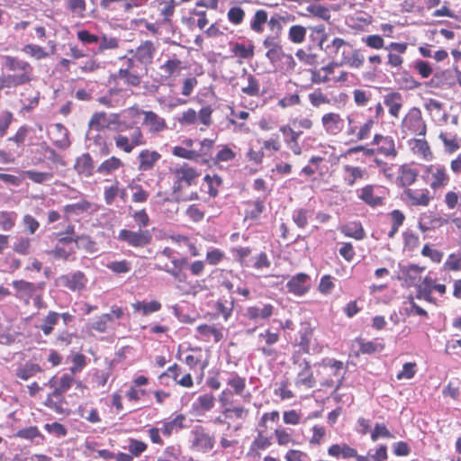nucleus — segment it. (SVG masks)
Wrapping results in <instances>:
<instances>
[{
    "label": "nucleus",
    "instance_id": "55",
    "mask_svg": "<svg viewBox=\"0 0 461 461\" xmlns=\"http://www.w3.org/2000/svg\"><path fill=\"white\" fill-rule=\"evenodd\" d=\"M307 11L313 16L321 18L325 21H328L330 18V9L323 5H317V4L310 5L307 7Z\"/></svg>",
    "mask_w": 461,
    "mask_h": 461
},
{
    "label": "nucleus",
    "instance_id": "46",
    "mask_svg": "<svg viewBox=\"0 0 461 461\" xmlns=\"http://www.w3.org/2000/svg\"><path fill=\"white\" fill-rule=\"evenodd\" d=\"M48 253L56 259L68 260L74 253V249L72 247H65L57 244L55 248Z\"/></svg>",
    "mask_w": 461,
    "mask_h": 461
},
{
    "label": "nucleus",
    "instance_id": "9",
    "mask_svg": "<svg viewBox=\"0 0 461 461\" xmlns=\"http://www.w3.org/2000/svg\"><path fill=\"white\" fill-rule=\"evenodd\" d=\"M286 287L289 293L302 296L305 294L310 288V276L304 273L293 276L288 280Z\"/></svg>",
    "mask_w": 461,
    "mask_h": 461
},
{
    "label": "nucleus",
    "instance_id": "38",
    "mask_svg": "<svg viewBox=\"0 0 461 461\" xmlns=\"http://www.w3.org/2000/svg\"><path fill=\"white\" fill-rule=\"evenodd\" d=\"M306 28L302 25H293L288 32V39L295 44H301L305 41Z\"/></svg>",
    "mask_w": 461,
    "mask_h": 461
},
{
    "label": "nucleus",
    "instance_id": "13",
    "mask_svg": "<svg viewBox=\"0 0 461 461\" xmlns=\"http://www.w3.org/2000/svg\"><path fill=\"white\" fill-rule=\"evenodd\" d=\"M59 282L71 291L82 290L86 284V278L83 272L77 271L72 274L60 276Z\"/></svg>",
    "mask_w": 461,
    "mask_h": 461
},
{
    "label": "nucleus",
    "instance_id": "64",
    "mask_svg": "<svg viewBox=\"0 0 461 461\" xmlns=\"http://www.w3.org/2000/svg\"><path fill=\"white\" fill-rule=\"evenodd\" d=\"M24 175L32 181L37 184H41L51 179L52 176L47 172H38L33 170H27Z\"/></svg>",
    "mask_w": 461,
    "mask_h": 461
},
{
    "label": "nucleus",
    "instance_id": "5",
    "mask_svg": "<svg viewBox=\"0 0 461 461\" xmlns=\"http://www.w3.org/2000/svg\"><path fill=\"white\" fill-rule=\"evenodd\" d=\"M425 173L427 174L429 186L433 190L445 187L449 183V176L444 165L439 163L431 164L426 167Z\"/></svg>",
    "mask_w": 461,
    "mask_h": 461
},
{
    "label": "nucleus",
    "instance_id": "54",
    "mask_svg": "<svg viewBox=\"0 0 461 461\" xmlns=\"http://www.w3.org/2000/svg\"><path fill=\"white\" fill-rule=\"evenodd\" d=\"M245 12L240 6H233L227 13L229 22L234 25H240L243 22Z\"/></svg>",
    "mask_w": 461,
    "mask_h": 461
},
{
    "label": "nucleus",
    "instance_id": "3",
    "mask_svg": "<svg viewBox=\"0 0 461 461\" xmlns=\"http://www.w3.org/2000/svg\"><path fill=\"white\" fill-rule=\"evenodd\" d=\"M152 235L149 230H139L137 231L122 229L117 236V240L127 243L131 247L143 248L151 241Z\"/></svg>",
    "mask_w": 461,
    "mask_h": 461
},
{
    "label": "nucleus",
    "instance_id": "49",
    "mask_svg": "<svg viewBox=\"0 0 461 461\" xmlns=\"http://www.w3.org/2000/svg\"><path fill=\"white\" fill-rule=\"evenodd\" d=\"M118 77L125 79V83L131 86H138L141 82V75L138 71L119 70Z\"/></svg>",
    "mask_w": 461,
    "mask_h": 461
},
{
    "label": "nucleus",
    "instance_id": "56",
    "mask_svg": "<svg viewBox=\"0 0 461 461\" xmlns=\"http://www.w3.org/2000/svg\"><path fill=\"white\" fill-rule=\"evenodd\" d=\"M204 181L207 183L209 190L208 194L212 197H215L218 194V189L217 187L220 186L222 184L221 177H220L218 175H213L211 176L210 175H206L204 176Z\"/></svg>",
    "mask_w": 461,
    "mask_h": 461
},
{
    "label": "nucleus",
    "instance_id": "42",
    "mask_svg": "<svg viewBox=\"0 0 461 461\" xmlns=\"http://www.w3.org/2000/svg\"><path fill=\"white\" fill-rule=\"evenodd\" d=\"M234 300L228 302L218 301L215 304V311L219 315H221L223 320L227 321L233 312Z\"/></svg>",
    "mask_w": 461,
    "mask_h": 461
},
{
    "label": "nucleus",
    "instance_id": "58",
    "mask_svg": "<svg viewBox=\"0 0 461 461\" xmlns=\"http://www.w3.org/2000/svg\"><path fill=\"white\" fill-rule=\"evenodd\" d=\"M119 194V181L114 180L113 184L110 186L104 187V202L107 205H111L115 197L118 196Z\"/></svg>",
    "mask_w": 461,
    "mask_h": 461
},
{
    "label": "nucleus",
    "instance_id": "60",
    "mask_svg": "<svg viewBox=\"0 0 461 461\" xmlns=\"http://www.w3.org/2000/svg\"><path fill=\"white\" fill-rule=\"evenodd\" d=\"M365 57L361 53L360 50L353 49L350 51L348 61L345 65H348L350 68H358L363 66Z\"/></svg>",
    "mask_w": 461,
    "mask_h": 461
},
{
    "label": "nucleus",
    "instance_id": "36",
    "mask_svg": "<svg viewBox=\"0 0 461 461\" xmlns=\"http://www.w3.org/2000/svg\"><path fill=\"white\" fill-rule=\"evenodd\" d=\"M417 177V173L414 169L408 166H402L400 168V176L398 177L401 185L408 186L412 185Z\"/></svg>",
    "mask_w": 461,
    "mask_h": 461
},
{
    "label": "nucleus",
    "instance_id": "4",
    "mask_svg": "<svg viewBox=\"0 0 461 461\" xmlns=\"http://www.w3.org/2000/svg\"><path fill=\"white\" fill-rule=\"evenodd\" d=\"M293 363L299 369L294 382L295 385L312 388L315 385V379L309 362L295 353L293 356Z\"/></svg>",
    "mask_w": 461,
    "mask_h": 461
},
{
    "label": "nucleus",
    "instance_id": "20",
    "mask_svg": "<svg viewBox=\"0 0 461 461\" xmlns=\"http://www.w3.org/2000/svg\"><path fill=\"white\" fill-rule=\"evenodd\" d=\"M75 169L79 175L86 177L93 176L95 172V167L93 158L89 153H84L77 158Z\"/></svg>",
    "mask_w": 461,
    "mask_h": 461
},
{
    "label": "nucleus",
    "instance_id": "15",
    "mask_svg": "<svg viewBox=\"0 0 461 461\" xmlns=\"http://www.w3.org/2000/svg\"><path fill=\"white\" fill-rule=\"evenodd\" d=\"M86 143L88 148L92 146L99 147L103 155H107L109 149L106 147L105 138L102 131L88 128L86 134Z\"/></svg>",
    "mask_w": 461,
    "mask_h": 461
},
{
    "label": "nucleus",
    "instance_id": "16",
    "mask_svg": "<svg viewBox=\"0 0 461 461\" xmlns=\"http://www.w3.org/2000/svg\"><path fill=\"white\" fill-rule=\"evenodd\" d=\"M373 144L379 146L378 151L386 157H395L397 155L394 140L390 136L375 134Z\"/></svg>",
    "mask_w": 461,
    "mask_h": 461
},
{
    "label": "nucleus",
    "instance_id": "63",
    "mask_svg": "<svg viewBox=\"0 0 461 461\" xmlns=\"http://www.w3.org/2000/svg\"><path fill=\"white\" fill-rule=\"evenodd\" d=\"M265 205L261 201H256L252 203L251 208L246 210V219L258 220L264 212Z\"/></svg>",
    "mask_w": 461,
    "mask_h": 461
},
{
    "label": "nucleus",
    "instance_id": "44",
    "mask_svg": "<svg viewBox=\"0 0 461 461\" xmlns=\"http://www.w3.org/2000/svg\"><path fill=\"white\" fill-rule=\"evenodd\" d=\"M75 243L77 249H85L89 253L97 251L96 243L89 236H77Z\"/></svg>",
    "mask_w": 461,
    "mask_h": 461
},
{
    "label": "nucleus",
    "instance_id": "11",
    "mask_svg": "<svg viewBox=\"0 0 461 461\" xmlns=\"http://www.w3.org/2000/svg\"><path fill=\"white\" fill-rule=\"evenodd\" d=\"M13 286L16 290L15 296L23 301L26 305L29 304L30 300L36 294L37 285L33 283L16 280L13 282Z\"/></svg>",
    "mask_w": 461,
    "mask_h": 461
},
{
    "label": "nucleus",
    "instance_id": "26",
    "mask_svg": "<svg viewBox=\"0 0 461 461\" xmlns=\"http://www.w3.org/2000/svg\"><path fill=\"white\" fill-rule=\"evenodd\" d=\"M268 22V15L266 10H257L249 21V28L256 33H262L264 26Z\"/></svg>",
    "mask_w": 461,
    "mask_h": 461
},
{
    "label": "nucleus",
    "instance_id": "52",
    "mask_svg": "<svg viewBox=\"0 0 461 461\" xmlns=\"http://www.w3.org/2000/svg\"><path fill=\"white\" fill-rule=\"evenodd\" d=\"M232 52L235 56L241 59H250L254 55V46H246L242 43H236L232 47Z\"/></svg>",
    "mask_w": 461,
    "mask_h": 461
},
{
    "label": "nucleus",
    "instance_id": "2",
    "mask_svg": "<svg viewBox=\"0 0 461 461\" xmlns=\"http://www.w3.org/2000/svg\"><path fill=\"white\" fill-rule=\"evenodd\" d=\"M189 440L193 449L207 453L214 446V438L203 427L194 426L190 431Z\"/></svg>",
    "mask_w": 461,
    "mask_h": 461
},
{
    "label": "nucleus",
    "instance_id": "27",
    "mask_svg": "<svg viewBox=\"0 0 461 461\" xmlns=\"http://www.w3.org/2000/svg\"><path fill=\"white\" fill-rule=\"evenodd\" d=\"M112 122H113V120H111L104 112H96L91 116L88 122V128L103 131Z\"/></svg>",
    "mask_w": 461,
    "mask_h": 461
},
{
    "label": "nucleus",
    "instance_id": "39",
    "mask_svg": "<svg viewBox=\"0 0 461 461\" xmlns=\"http://www.w3.org/2000/svg\"><path fill=\"white\" fill-rule=\"evenodd\" d=\"M247 86L241 87V92L249 96L260 95V84L255 76L249 74L247 77Z\"/></svg>",
    "mask_w": 461,
    "mask_h": 461
},
{
    "label": "nucleus",
    "instance_id": "23",
    "mask_svg": "<svg viewBox=\"0 0 461 461\" xmlns=\"http://www.w3.org/2000/svg\"><path fill=\"white\" fill-rule=\"evenodd\" d=\"M60 320L59 313L54 311H50L47 315L42 319L41 322L36 325V328L42 331L44 336H50L55 326Z\"/></svg>",
    "mask_w": 461,
    "mask_h": 461
},
{
    "label": "nucleus",
    "instance_id": "43",
    "mask_svg": "<svg viewBox=\"0 0 461 461\" xmlns=\"http://www.w3.org/2000/svg\"><path fill=\"white\" fill-rule=\"evenodd\" d=\"M105 267L113 273L120 275L126 274L131 270V263L128 260L111 261Z\"/></svg>",
    "mask_w": 461,
    "mask_h": 461
},
{
    "label": "nucleus",
    "instance_id": "17",
    "mask_svg": "<svg viewBox=\"0 0 461 461\" xmlns=\"http://www.w3.org/2000/svg\"><path fill=\"white\" fill-rule=\"evenodd\" d=\"M280 131L285 136V142L288 149H290L294 155H300L302 153V147L299 144L298 140L302 131H295L289 126L280 127Z\"/></svg>",
    "mask_w": 461,
    "mask_h": 461
},
{
    "label": "nucleus",
    "instance_id": "61",
    "mask_svg": "<svg viewBox=\"0 0 461 461\" xmlns=\"http://www.w3.org/2000/svg\"><path fill=\"white\" fill-rule=\"evenodd\" d=\"M91 207V203L86 201L83 200L79 203H73V204H67L64 207V212L66 213H75L78 214L80 212H83L85 211H87Z\"/></svg>",
    "mask_w": 461,
    "mask_h": 461
},
{
    "label": "nucleus",
    "instance_id": "8",
    "mask_svg": "<svg viewBox=\"0 0 461 461\" xmlns=\"http://www.w3.org/2000/svg\"><path fill=\"white\" fill-rule=\"evenodd\" d=\"M326 51L335 58H339V65H345L348 61L350 51L353 50L350 43L340 38H334L330 44L326 46Z\"/></svg>",
    "mask_w": 461,
    "mask_h": 461
},
{
    "label": "nucleus",
    "instance_id": "10",
    "mask_svg": "<svg viewBox=\"0 0 461 461\" xmlns=\"http://www.w3.org/2000/svg\"><path fill=\"white\" fill-rule=\"evenodd\" d=\"M156 52V47L150 41L142 42L135 50H130V53H133V57L141 65L147 66L153 60L154 54Z\"/></svg>",
    "mask_w": 461,
    "mask_h": 461
},
{
    "label": "nucleus",
    "instance_id": "34",
    "mask_svg": "<svg viewBox=\"0 0 461 461\" xmlns=\"http://www.w3.org/2000/svg\"><path fill=\"white\" fill-rule=\"evenodd\" d=\"M359 197L371 206L382 203V197L375 194V187L373 185H366L362 188Z\"/></svg>",
    "mask_w": 461,
    "mask_h": 461
},
{
    "label": "nucleus",
    "instance_id": "29",
    "mask_svg": "<svg viewBox=\"0 0 461 461\" xmlns=\"http://www.w3.org/2000/svg\"><path fill=\"white\" fill-rule=\"evenodd\" d=\"M175 175L178 181L185 182L188 185H191L194 180L199 176L198 172L187 164H184L179 168L175 170Z\"/></svg>",
    "mask_w": 461,
    "mask_h": 461
},
{
    "label": "nucleus",
    "instance_id": "57",
    "mask_svg": "<svg viewBox=\"0 0 461 461\" xmlns=\"http://www.w3.org/2000/svg\"><path fill=\"white\" fill-rule=\"evenodd\" d=\"M67 8L77 16H83L86 9V3L85 0H66Z\"/></svg>",
    "mask_w": 461,
    "mask_h": 461
},
{
    "label": "nucleus",
    "instance_id": "21",
    "mask_svg": "<svg viewBox=\"0 0 461 461\" xmlns=\"http://www.w3.org/2000/svg\"><path fill=\"white\" fill-rule=\"evenodd\" d=\"M404 194L411 202V205L427 206L430 201L429 192L428 189L413 190L408 188L404 191Z\"/></svg>",
    "mask_w": 461,
    "mask_h": 461
},
{
    "label": "nucleus",
    "instance_id": "40",
    "mask_svg": "<svg viewBox=\"0 0 461 461\" xmlns=\"http://www.w3.org/2000/svg\"><path fill=\"white\" fill-rule=\"evenodd\" d=\"M45 405L54 411L58 414L68 413L67 410L63 407V397L62 395L57 398L50 393L45 401Z\"/></svg>",
    "mask_w": 461,
    "mask_h": 461
},
{
    "label": "nucleus",
    "instance_id": "25",
    "mask_svg": "<svg viewBox=\"0 0 461 461\" xmlns=\"http://www.w3.org/2000/svg\"><path fill=\"white\" fill-rule=\"evenodd\" d=\"M384 104L392 116L398 117L402 106V95L398 92H392L384 96Z\"/></svg>",
    "mask_w": 461,
    "mask_h": 461
},
{
    "label": "nucleus",
    "instance_id": "32",
    "mask_svg": "<svg viewBox=\"0 0 461 461\" xmlns=\"http://www.w3.org/2000/svg\"><path fill=\"white\" fill-rule=\"evenodd\" d=\"M288 18L276 14L268 19L267 26L270 33L268 35L281 38L284 25L287 23Z\"/></svg>",
    "mask_w": 461,
    "mask_h": 461
},
{
    "label": "nucleus",
    "instance_id": "24",
    "mask_svg": "<svg viewBox=\"0 0 461 461\" xmlns=\"http://www.w3.org/2000/svg\"><path fill=\"white\" fill-rule=\"evenodd\" d=\"M123 162L121 158L112 156L104 160L95 169V172L102 176H110L119 168L123 167Z\"/></svg>",
    "mask_w": 461,
    "mask_h": 461
},
{
    "label": "nucleus",
    "instance_id": "41",
    "mask_svg": "<svg viewBox=\"0 0 461 461\" xmlns=\"http://www.w3.org/2000/svg\"><path fill=\"white\" fill-rule=\"evenodd\" d=\"M227 384L231 387L233 393L241 395L246 387V379L237 374H232L227 380Z\"/></svg>",
    "mask_w": 461,
    "mask_h": 461
},
{
    "label": "nucleus",
    "instance_id": "19",
    "mask_svg": "<svg viewBox=\"0 0 461 461\" xmlns=\"http://www.w3.org/2000/svg\"><path fill=\"white\" fill-rule=\"evenodd\" d=\"M73 382V375L65 374L60 377L59 381L55 376H53L48 384L50 387L53 388L52 395L59 398L72 386Z\"/></svg>",
    "mask_w": 461,
    "mask_h": 461
},
{
    "label": "nucleus",
    "instance_id": "6",
    "mask_svg": "<svg viewBox=\"0 0 461 461\" xmlns=\"http://www.w3.org/2000/svg\"><path fill=\"white\" fill-rule=\"evenodd\" d=\"M402 129L404 132L417 136L426 134V124L419 109L413 108L408 113L402 121Z\"/></svg>",
    "mask_w": 461,
    "mask_h": 461
},
{
    "label": "nucleus",
    "instance_id": "7",
    "mask_svg": "<svg viewBox=\"0 0 461 461\" xmlns=\"http://www.w3.org/2000/svg\"><path fill=\"white\" fill-rule=\"evenodd\" d=\"M3 66L9 71L20 72L15 76L25 77V83H29L32 80L33 68L29 62L17 57L7 55L4 57Z\"/></svg>",
    "mask_w": 461,
    "mask_h": 461
},
{
    "label": "nucleus",
    "instance_id": "18",
    "mask_svg": "<svg viewBox=\"0 0 461 461\" xmlns=\"http://www.w3.org/2000/svg\"><path fill=\"white\" fill-rule=\"evenodd\" d=\"M321 122L326 132L337 134L343 129V120L339 113H329L322 116Z\"/></svg>",
    "mask_w": 461,
    "mask_h": 461
},
{
    "label": "nucleus",
    "instance_id": "48",
    "mask_svg": "<svg viewBox=\"0 0 461 461\" xmlns=\"http://www.w3.org/2000/svg\"><path fill=\"white\" fill-rule=\"evenodd\" d=\"M128 187L133 191L131 199L133 203H145L149 198V193L140 185L131 183Z\"/></svg>",
    "mask_w": 461,
    "mask_h": 461
},
{
    "label": "nucleus",
    "instance_id": "31",
    "mask_svg": "<svg viewBox=\"0 0 461 461\" xmlns=\"http://www.w3.org/2000/svg\"><path fill=\"white\" fill-rule=\"evenodd\" d=\"M249 409L240 405H232L230 407L223 408L222 414L229 420H243L249 416Z\"/></svg>",
    "mask_w": 461,
    "mask_h": 461
},
{
    "label": "nucleus",
    "instance_id": "1",
    "mask_svg": "<svg viewBox=\"0 0 461 461\" xmlns=\"http://www.w3.org/2000/svg\"><path fill=\"white\" fill-rule=\"evenodd\" d=\"M115 147L125 153H131L136 147L146 144L141 129L138 126H127L113 137Z\"/></svg>",
    "mask_w": 461,
    "mask_h": 461
},
{
    "label": "nucleus",
    "instance_id": "62",
    "mask_svg": "<svg viewBox=\"0 0 461 461\" xmlns=\"http://www.w3.org/2000/svg\"><path fill=\"white\" fill-rule=\"evenodd\" d=\"M16 214L14 212H3L0 213V225L4 230H10L15 224Z\"/></svg>",
    "mask_w": 461,
    "mask_h": 461
},
{
    "label": "nucleus",
    "instance_id": "59",
    "mask_svg": "<svg viewBox=\"0 0 461 461\" xmlns=\"http://www.w3.org/2000/svg\"><path fill=\"white\" fill-rule=\"evenodd\" d=\"M172 154L178 158L197 161V154L195 149H188L184 147L176 146L172 149Z\"/></svg>",
    "mask_w": 461,
    "mask_h": 461
},
{
    "label": "nucleus",
    "instance_id": "33",
    "mask_svg": "<svg viewBox=\"0 0 461 461\" xmlns=\"http://www.w3.org/2000/svg\"><path fill=\"white\" fill-rule=\"evenodd\" d=\"M340 231L347 237L360 240L364 238L365 232L363 227L358 222H351L340 228Z\"/></svg>",
    "mask_w": 461,
    "mask_h": 461
},
{
    "label": "nucleus",
    "instance_id": "47",
    "mask_svg": "<svg viewBox=\"0 0 461 461\" xmlns=\"http://www.w3.org/2000/svg\"><path fill=\"white\" fill-rule=\"evenodd\" d=\"M25 77H16L14 75H7L0 77V90L3 88L15 87L17 86L24 85Z\"/></svg>",
    "mask_w": 461,
    "mask_h": 461
},
{
    "label": "nucleus",
    "instance_id": "37",
    "mask_svg": "<svg viewBox=\"0 0 461 461\" xmlns=\"http://www.w3.org/2000/svg\"><path fill=\"white\" fill-rule=\"evenodd\" d=\"M22 51L37 60L45 59L49 56L46 50L36 44H26L23 47Z\"/></svg>",
    "mask_w": 461,
    "mask_h": 461
},
{
    "label": "nucleus",
    "instance_id": "14",
    "mask_svg": "<svg viewBox=\"0 0 461 461\" xmlns=\"http://www.w3.org/2000/svg\"><path fill=\"white\" fill-rule=\"evenodd\" d=\"M160 158L161 155L158 151L143 149L138 156V169L140 171H149Z\"/></svg>",
    "mask_w": 461,
    "mask_h": 461
},
{
    "label": "nucleus",
    "instance_id": "28",
    "mask_svg": "<svg viewBox=\"0 0 461 461\" xmlns=\"http://www.w3.org/2000/svg\"><path fill=\"white\" fill-rule=\"evenodd\" d=\"M328 454L334 457L348 458L357 456V450L347 444H334L329 447Z\"/></svg>",
    "mask_w": 461,
    "mask_h": 461
},
{
    "label": "nucleus",
    "instance_id": "22",
    "mask_svg": "<svg viewBox=\"0 0 461 461\" xmlns=\"http://www.w3.org/2000/svg\"><path fill=\"white\" fill-rule=\"evenodd\" d=\"M272 304H264L263 307L250 306L246 309L245 316L251 321L267 320L273 314Z\"/></svg>",
    "mask_w": 461,
    "mask_h": 461
},
{
    "label": "nucleus",
    "instance_id": "51",
    "mask_svg": "<svg viewBox=\"0 0 461 461\" xmlns=\"http://www.w3.org/2000/svg\"><path fill=\"white\" fill-rule=\"evenodd\" d=\"M113 321L111 314L104 313L97 317L90 325L92 330L99 332H104L107 330V325Z\"/></svg>",
    "mask_w": 461,
    "mask_h": 461
},
{
    "label": "nucleus",
    "instance_id": "45",
    "mask_svg": "<svg viewBox=\"0 0 461 461\" xmlns=\"http://www.w3.org/2000/svg\"><path fill=\"white\" fill-rule=\"evenodd\" d=\"M214 396L211 393H205L200 395L195 402L196 409L201 410L203 411H208L212 410L214 406Z\"/></svg>",
    "mask_w": 461,
    "mask_h": 461
},
{
    "label": "nucleus",
    "instance_id": "30",
    "mask_svg": "<svg viewBox=\"0 0 461 461\" xmlns=\"http://www.w3.org/2000/svg\"><path fill=\"white\" fill-rule=\"evenodd\" d=\"M185 420V417L183 414H179L173 420L167 422H163L162 427L160 428L161 433L165 436L169 437L172 433L177 432L178 430L184 428Z\"/></svg>",
    "mask_w": 461,
    "mask_h": 461
},
{
    "label": "nucleus",
    "instance_id": "53",
    "mask_svg": "<svg viewBox=\"0 0 461 461\" xmlns=\"http://www.w3.org/2000/svg\"><path fill=\"white\" fill-rule=\"evenodd\" d=\"M438 138L443 142L447 153H453L459 149V143L456 137H448L447 133L441 132Z\"/></svg>",
    "mask_w": 461,
    "mask_h": 461
},
{
    "label": "nucleus",
    "instance_id": "50",
    "mask_svg": "<svg viewBox=\"0 0 461 461\" xmlns=\"http://www.w3.org/2000/svg\"><path fill=\"white\" fill-rule=\"evenodd\" d=\"M445 270L448 271H459L461 270V255L458 252L451 253L446 259L444 266Z\"/></svg>",
    "mask_w": 461,
    "mask_h": 461
},
{
    "label": "nucleus",
    "instance_id": "35",
    "mask_svg": "<svg viewBox=\"0 0 461 461\" xmlns=\"http://www.w3.org/2000/svg\"><path fill=\"white\" fill-rule=\"evenodd\" d=\"M41 370V369L38 364L25 363L23 366H21L17 368L16 375L23 380H28Z\"/></svg>",
    "mask_w": 461,
    "mask_h": 461
},
{
    "label": "nucleus",
    "instance_id": "12",
    "mask_svg": "<svg viewBox=\"0 0 461 461\" xmlns=\"http://www.w3.org/2000/svg\"><path fill=\"white\" fill-rule=\"evenodd\" d=\"M140 113L144 116L143 124L149 127V132L158 133L167 128L165 119L156 113L142 110Z\"/></svg>",
    "mask_w": 461,
    "mask_h": 461
}]
</instances>
